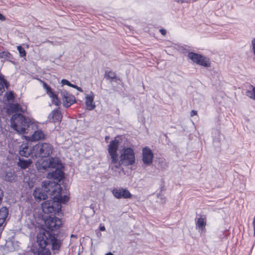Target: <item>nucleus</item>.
Segmentation results:
<instances>
[{
    "label": "nucleus",
    "mask_w": 255,
    "mask_h": 255,
    "mask_svg": "<svg viewBox=\"0 0 255 255\" xmlns=\"http://www.w3.org/2000/svg\"><path fill=\"white\" fill-rule=\"evenodd\" d=\"M120 141L119 138H115L112 140L108 146L109 155L108 159L110 169L115 173H120L121 165H131L135 162V155L133 150L130 147H124L122 149L120 156L117 152Z\"/></svg>",
    "instance_id": "f257e3e1"
},
{
    "label": "nucleus",
    "mask_w": 255,
    "mask_h": 255,
    "mask_svg": "<svg viewBox=\"0 0 255 255\" xmlns=\"http://www.w3.org/2000/svg\"><path fill=\"white\" fill-rule=\"evenodd\" d=\"M39 233L37 236V243L39 246L38 255H51L49 248L53 250H58L60 247V242L54 236H51L48 233Z\"/></svg>",
    "instance_id": "f03ea898"
},
{
    "label": "nucleus",
    "mask_w": 255,
    "mask_h": 255,
    "mask_svg": "<svg viewBox=\"0 0 255 255\" xmlns=\"http://www.w3.org/2000/svg\"><path fill=\"white\" fill-rule=\"evenodd\" d=\"M60 189L61 187L59 184H57L54 182H51L50 180H45L42 182V188H36L33 195L36 201H40L42 200H45L47 197L46 193L51 195H54L57 190H59L57 192L58 193H59L61 192Z\"/></svg>",
    "instance_id": "7ed1b4c3"
},
{
    "label": "nucleus",
    "mask_w": 255,
    "mask_h": 255,
    "mask_svg": "<svg viewBox=\"0 0 255 255\" xmlns=\"http://www.w3.org/2000/svg\"><path fill=\"white\" fill-rule=\"evenodd\" d=\"M10 123L11 127L14 130L19 133L24 134L26 132L31 121L29 119H26L21 114H15L12 115Z\"/></svg>",
    "instance_id": "20e7f679"
},
{
    "label": "nucleus",
    "mask_w": 255,
    "mask_h": 255,
    "mask_svg": "<svg viewBox=\"0 0 255 255\" xmlns=\"http://www.w3.org/2000/svg\"><path fill=\"white\" fill-rule=\"evenodd\" d=\"M53 150L52 146L49 143H38L32 147V156L47 157L52 153Z\"/></svg>",
    "instance_id": "39448f33"
},
{
    "label": "nucleus",
    "mask_w": 255,
    "mask_h": 255,
    "mask_svg": "<svg viewBox=\"0 0 255 255\" xmlns=\"http://www.w3.org/2000/svg\"><path fill=\"white\" fill-rule=\"evenodd\" d=\"M41 206L43 212L46 214L59 213L61 208V204L55 198L45 201Z\"/></svg>",
    "instance_id": "423d86ee"
},
{
    "label": "nucleus",
    "mask_w": 255,
    "mask_h": 255,
    "mask_svg": "<svg viewBox=\"0 0 255 255\" xmlns=\"http://www.w3.org/2000/svg\"><path fill=\"white\" fill-rule=\"evenodd\" d=\"M58 161L57 158H52L48 159H40L37 161L36 166L37 170L41 172L48 171L49 168L55 167Z\"/></svg>",
    "instance_id": "0eeeda50"
},
{
    "label": "nucleus",
    "mask_w": 255,
    "mask_h": 255,
    "mask_svg": "<svg viewBox=\"0 0 255 255\" xmlns=\"http://www.w3.org/2000/svg\"><path fill=\"white\" fill-rule=\"evenodd\" d=\"M52 168L55 169V170H53L49 173L47 175V177L49 179H53L55 180L53 181V182L58 184V182L61 181L64 177V172L62 170V165L59 162V160L55 167H52ZM50 181L53 182V181Z\"/></svg>",
    "instance_id": "6e6552de"
},
{
    "label": "nucleus",
    "mask_w": 255,
    "mask_h": 255,
    "mask_svg": "<svg viewBox=\"0 0 255 255\" xmlns=\"http://www.w3.org/2000/svg\"><path fill=\"white\" fill-rule=\"evenodd\" d=\"M46 227L51 231L58 229L62 225L61 221L56 217H51L47 218L45 221Z\"/></svg>",
    "instance_id": "1a4fd4ad"
},
{
    "label": "nucleus",
    "mask_w": 255,
    "mask_h": 255,
    "mask_svg": "<svg viewBox=\"0 0 255 255\" xmlns=\"http://www.w3.org/2000/svg\"><path fill=\"white\" fill-rule=\"evenodd\" d=\"M60 95L63 101V106L66 108L69 107L71 105L76 103V100L75 97L66 91H61Z\"/></svg>",
    "instance_id": "9d476101"
},
{
    "label": "nucleus",
    "mask_w": 255,
    "mask_h": 255,
    "mask_svg": "<svg viewBox=\"0 0 255 255\" xmlns=\"http://www.w3.org/2000/svg\"><path fill=\"white\" fill-rule=\"evenodd\" d=\"M153 154L151 150L145 147L142 149V161L143 163L147 165L151 164L152 162Z\"/></svg>",
    "instance_id": "9b49d317"
},
{
    "label": "nucleus",
    "mask_w": 255,
    "mask_h": 255,
    "mask_svg": "<svg viewBox=\"0 0 255 255\" xmlns=\"http://www.w3.org/2000/svg\"><path fill=\"white\" fill-rule=\"evenodd\" d=\"M112 192L114 196L118 199L122 198L127 199L130 198L131 197L130 192L126 189L114 188Z\"/></svg>",
    "instance_id": "f8f14e48"
},
{
    "label": "nucleus",
    "mask_w": 255,
    "mask_h": 255,
    "mask_svg": "<svg viewBox=\"0 0 255 255\" xmlns=\"http://www.w3.org/2000/svg\"><path fill=\"white\" fill-rule=\"evenodd\" d=\"M32 148L29 146L27 143H24L21 145L19 147V153L21 156L27 157L30 154L32 155Z\"/></svg>",
    "instance_id": "ddd939ff"
},
{
    "label": "nucleus",
    "mask_w": 255,
    "mask_h": 255,
    "mask_svg": "<svg viewBox=\"0 0 255 255\" xmlns=\"http://www.w3.org/2000/svg\"><path fill=\"white\" fill-rule=\"evenodd\" d=\"M94 100V94L92 92L86 96L85 103L88 110L91 111L95 108Z\"/></svg>",
    "instance_id": "4468645a"
},
{
    "label": "nucleus",
    "mask_w": 255,
    "mask_h": 255,
    "mask_svg": "<svg viewBox=\"0 0 255 255\" xmlns=\"http://www.w3.org/2000/svg\"><path fill=\"white\" fill-rule=\"evenodd\" d=\"M50 122H60L62 119V115L58 110H53L48 117Z\"/></svg>",
    "instance_id": "2eb2a0df"
},
{
    "label": "nucleus",
    "mask_w": 255,
    "mask_h": 255,
    "mask_svg": "<svg viewBox=\"0 0 255 255\" xmlns=\"http://www.w3.org/2000/svg\"><path fill=\"white\" fill-rule=\"evenodd\" d=\"M45 135V133L41 130H37L32 135L31 139L33 141H38L43 139Z\"/></svg>",
    "instance_id": "dca6fc26"
},
{
    "label": "nucleus",
    "mask_w": 255,
    "mask_h": 255,
    "mask_svg": "<svg viewBox=\"0 0 255 255\" xmlns=\"http://www.w3.org/2000/svg\"><path fill=\"white\" fill-rule=\"evenodd\" d=\"M60 190L61 192L59 193H58L57 192L59 191V190H57V192L55 193V195L54 198L56 199V201L59 202L60 204L61 203L65 204L69 200V197L66 195H64L63 196L59 195V194L62 191L61 187Z\"/></svg>",
    "instance_id": "f3484780"
},
{
    "label": "nucleus",
    "mask_w": 255,
    "mask_h": 255,
    "mask_svg": "<svg viewBox=\"0 0 255 255\" xmlns=\"http://www.w3.org/2000/svg\"><path fill=\"white\" fill-rule=\"evenodd\" d=\"M31 163L32 160L30 159H24L23 158H19L18 165L22 168L25 169L28 167Z\"/></svg>",
    "instance_id": "a211bd4d"
},
{
    "label": "nucleus",
    "mask_w": 255,
    "mask_h": 255,
    "mask_svg": "<svg viewBox=\"0 0 255 255\" xmlns=\"http://www.w3.org/2000/svg\"><path fill=\"white\" fill-rule=\"evenodd\" d=\"M246 95L251 99L255 100V87L250 85L246 93Z\"/></svg>",
    "instance_id": "6ab92c4d"
},
{
    "label": "nucleus",
    "mask_w": 255,
    "mask_h": 255,
    "mask_svg": "<svg viewBox=\"0 0 255 255\" xmlns=\"http://www.w3.org/2000/svg\"><path fill=\"white\" fill-rule=\"evenodd\" d=\"M196 225L197 228L202 231L206 225L205 219L201 217L198 218L196 220Z\"/></svg>",
    "instance_id": "aec40b11"
},
{
    "label": "nucleus",
    "mask_w": 255,
    "mask_h": 255,
    "mask_svg": "<svg viewBox=\"0 0 255 255\" xmlns=\"http://www.w3.org/2000/svg\"><path fill=\"white\" fill-rule=\"evenodd\" d=\"M4 86L8 87V84L2 75H0V94L4 91Z\"/></svg>",
    "instance_id": "412c9836"
},
{
    "label": "nucleus",
    "mask_w": 255,
    "mask_h": 255,
    "mask_svg": "<svg viewBox=\"0 0 255 255\" xmlns=\"http://www.w3.org/2000/svg\"><path fill=\"white\" fill-rule=\"evenodd\" d=\"M197 64L200 65L205 67H208L210 66L209 60L203 56H201Z\"/></svg>",
    "instance_id": "4be33fe9"
},
{
    "label": "nucleus",
    "mask_w": 255,
    "mask_h": 255,
    "mask_svg": "<svg viewBox=\"0 0 255 255\" xmlns=\"http://www.w3.org/2000/svg\"><path fill=\"white\" fill-rule=\"evenodd\" d=\"M202 55L194 52H190L188 54V57L193 62L197 64Z\"/></svg>",
    "instance_id": "5701e85b"
},
{
    "label": "nucleus",
    "mask_w": 255,
    "mask_h": 255,
    "mask_svg": "<svg viewBox=\"0 0 255 255\" xmlns=\"http://www.w3.org/2000/svg\"><path fill=\"white\" fill-rule=\"evenodd\" d=\"M52 98V103L56 106H59L61 104L60 101L58 98L57 95L53 92V95H49Z\"/></svg>",
    "instance_id": "b1692460"
},
{
    "label": "nucleus",
    "mask_w": 255,
    "mask_h": 255,
    "mask_svg": "<svg viewBox=\"0 0 255 255\" xmlns=\"http://www.w3.org/2000/svg\"><path fill=\"white\" fill-rule=\"evenodd\" d=\"M11 109L13 112H23V111L21 109V107H20V105L18 104H12L10 106Z\"/></svg>",
    "instance_id": "393cba45"
},
{
    "label": "nucleus",
    "mask_w": 255,
    "mask_h": 255,
    "mask_svg": "<svg viewBox=\"0 0 255 255\" xmlns=\"http://www.w3.org/2000/svg\"><path fill=\"white\" fill-rule=\"evenodd\" d=\"M43 88L46 90L47 93L48 95H53V92L51 91V88L45 82H43Z\"/></svg>",
    "instance_id": "a878e982"
},
{
    "label": "nucleus",
    "mask_w": 255,
    "mask_h": 255,
    "mask_svg": "<svg viewBox=\"0 0 255 255\" xmlns=\"http://www.w3.org/2000/svg\"><path fill=\"white\" fill-rule=\"evenodd\" d=\"M17 50L21 57H22L26 56L25 50L21 46H17Z\"/></svg>",
    "instance_id": "bb28decb"
},
{
    "label": "nucleus",
    "mask_w": 255,
    "mask_h": 255,
    "mask_svg": "<svg viewBox=\"0 0 255 255\" xmlns=\"http://www.w3.org/2000/svg\"><path fill=\"white\" fill-rule=\"evenodd\" d=\"M10 54L8 51H2L0 52V58H5L7 57H9Z\"/></svg>",
    "instance_id": "cd10ccee"
},
{
    "label": "nucleus",
    "mask_w": 255,
    "mask_h": 255,
    "mask_svg": "<svg viewBox=\"0 0 255 255\" xmlns=\"http://www.w3.org/2000/svg\"><path fill=\"white\" fill-rule=\"evenodd\" d=\"M107 76L111 79H115L116 78V74L115 72H112V71H110L108 73V75Z\"/></svg>",
    "instance_id": "c85d7f7f"
},
{
    "label": "nucleus",
    "mask_w": 255,
    "mask_h": 255,
    "mask_svg": "<svg viewBox=\"0 0 255 255\" xmlns=\"http://www.w3.org/2000/svg\"><path fill=\"white\" fill-rule=\"evenodd\" d=\"M157 196L161 200V201H160L161 203H165L166 202L165 198L163 196V195H161L160 194H158L157 195Z\"/></svg>",
    "instance_id": "c756f323"
},
{
    "label": "nucleus",
    "mask_w": 255,
    "mask_h": 255,
    "mask_svg": "<svg viewBox=\"0 0 255 255\" xmlns=\"http://www.w3.org/2000/svg\"><path fill=\"white\" fill-rule=\"evenodd\" d=\"M14 179V178L13 176H11V177H9L8 176V174H6L5 177V180L11 182L12 180Z\"/></svg>",
    "instance_id": "7c9ffc66"
},
{
    "label": "nucleus",
    "mask_w": 255,
    "mask_h": 255,
    "mask_svg": "<svg viewBox=\"0 0 255 255\" xmlns=\"http://www.w3.org/2000/svg\"><path fill=\"white\" fill-rule=\"evenodd\" d=\"M61 84L62 85H66L69 86V85L70 84V83L69 81H68V80H67L66 79H62L61 80Z\"/></svg>",
    "instance_id": "2f4dec72"
},
{
    "label": "nucleus",
    "mask_w": 255,
    "mask_h": 255,
    "mask_svg": "<svg viewBox=\"0 0 255 255\" xmlns=\"http://www.w3.org/2000/svg\"><path fill=\"white\" fill-rule=\"evenodd\" d=\"M175 1L181 3H190L191 2V0H174Z\"/></svg>",
    "instance_id": "473e14b6"
},
{
    "label": "nucleus",
    "mask_w": 255,
    "mask_h": 255,
    "mask_svg": "<svg viewBox=\"0 0 255 255\" xmlns=\"http://www.w3.org/2000/svg\"><path fill=\"white\" fill-rule=\"evenodd\" d=\"M14 98L13 93L10 92L7 96V99L8 100H12Z\"/></svg>",
    "instance_id": "72a5a7b5"
},
{
    "label": "nucleus",
    "mask_w": 255,
    "mask_h": 255,
    "mask_svg": "<svg viewBox=\"0 0 255 255\" xmlns=\"http://www.w3.org/2000/svg\"><path fill=\"white\" fill-rule=\"evenodd\" d=\"M197 114V112L196 111L192 110L190 113L191 117H193Z\"/></svg>",
    "instance_id": "f704fd0d"
},
{
    "label": "nucleus",
    "mask_w": 255,
    "mask_h": 255,
    "mask_svg": "<svg viewBox=\"0 0 255 255\" xmlns=\"http://www.w3.org/2000/svg\"><path fill=\"white\" fill-rule=\"evenodd\" d=\"M160 32L163 35H165L166 33V30L163 29H160Z\"/></svg>",
    "instance_id": "c9c22d12"
},
{
    "label": "nucleus",
    "mask_w": 255,
    "mask_h": 255,
    "mask_svg": "<svg viewBox=\"0 0 255 255\" xmlns=\"http://www.w3.org/2000/svg\"><path fill=\"white\" fill-rule=\"evenodd\" d=\"M76 89H77V90H78L79 91L81 92H83V90L82 89L79 87H78L77 86H76L75 87V88Z\"/></svg>",
    "instance_id": "e433bc0d"
},
{
    "label": "nucleus",
    "mask_w": 255,
    "mask_h": 255,
    "mask_svg": "<svg viewBox=\"0 0 255 255\" xmlns=\"http://www.w3.org/2000/svg\"><path fill=\"white\" fill-rule=\"evenodd\" d=\"M253 225H254V236L255 237V217H254V221H253Z\"/></svg>",
    "instance_id": "4c0bfd02"
},
{
    "label": "nucleus",
    "mask_w": 255,
    "mask_h": 255,
    "mask_svg": "<svg viewBox=\"0 0 255 255\" xmlns=\"http://www.w3.org/2000/svg\"><path fill=\"white\" fill-rule=\"evenodd\" d=\"M0 20H5V17L0 13Z\"/></svg>",
    "instance_id": "58836bf2"
},
{
    "label": "nucleus",
    "mask_w": 255,
    "mask_h": 255,
    "mask_svg": "<svg viewBox=\"0 0 255 255\" xmlns=\"http://www.w3.org/2000/svg\"><path fill=\"white\" fill-rule=\"evenodd\" d=\"M100 230L101 231H105V230H106V228L104 226H101L100 227Z\"/></svg>",
    "instance_id": "ea45409f"
},
{
    "label": "nucleus",
    "mask_w": 255,
    "mask_h": 255,
    "mask_svg": "<svg viewBox=\"0 0 255 255\" xmlns=\"http://www.w3.org/2000/svg\"><path fill=\"white\" fill-rule=\"evenodd\" d=\"M76 86V85H75L74 84H72L70 83V84L69 85V86H70L71 87H72V88H75Z\"/></svg>",
    "instance_id": "a19ab883"
},
{
    "label": "nucleus",
    "mask_w": 255,
    "mask_h": 255,
    "mask_svg": "<svg viewBox=\"0 0 255 255\" xmlns=\"http://www.w3.org/2000/svg\"><path fill=\"white\" fill-rule=\"evenodd\" d=\"M110 138V137L109 136H106L105 137V140L106 141H108V140Z\"/></svg>",
    "instance_id": "79ce46f5"
},
{
    "label": "nucleus",
    "mask_w": 255,
    "mask_h": 255,
    "mask_svg": "<svg viewBox=\"0 0 255 255\" xmlns=\"http://www.w3.org/2000/svg\"><path fill=\"white\" fill-rule=\"evenodd\" d=\"M105 255H114L112 253L110 252L108 254H106Z\"/></svg>",
    "instance_id": "37998d69"
},
{
    "label": "nucleus",
    "mask_w": 255,
    "mask_h": 255,
    "mask_svg": "<svg viewBox=\"0 0 255 255\" xmlns=\"http://www.w3.org/2000/svg\"><path fill=\"white\" fill-rule=\"evenodd\" d=\"M1 75V74H0V75Z\"/></svg>",
    "instance_id": "c03bdc74"
}]
</instances>
